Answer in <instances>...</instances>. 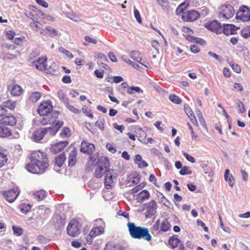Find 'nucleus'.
<instances>
[{
	"mask_svg": "<svg viewBox=\"0 0 250 250\" xmlns=\"http://www.w3.org/2000/svg\"><path fill=\"white\" fill-rule=\"evenodd\" d=\"M30 163L26 168L27 170L34 174H42L45 172L48 166L49 160L47 154L41 150L35 151L31 154Z\"/></svg>",
	"mask_w": 250,
	"mask_h": 250,
	"instance_id": "f257e3e1",
	"label": "nucleus"
},
{
	"mask_svg": "<svg viewBox=\"0 0 250 250\" xmlns=\"http://www.w3.org/2000/svg\"><path fill=\"white\" fill-rule=\"evenodd\" d=\"M53 106L49 101L43 102L41 103L38 107V112L41 116H43L41 121L42 125L46 124L55 125L58 121L56 119L58 117L59 113L56 111H52Z\"/></svg>",
	"mask_w": 250,
	"mask_h": 250,
	"instance_id": "f03ea898",
	"label": "nucleus"
},
{
	"mask_svg": "<svg viewBox=\"0 0 250 250\" xmlns=\"http://www.w3.org/2000/svg\"><path fill=\"white\" fill-rule=\"evenodd\" d=\"M127 226L129 234L132 238L134 239H144L150 241L152 237L149 233L148 229L145 227L136 226L133 223L128 222Z\"/></svg>",
	"mask_w": 250,
	"mask_h": 250,
	"instance_id": "7ed1b4c3",
	"label": "nucleus"
},
{
	"mask_svg": "<svg viewBox=\"0 0 250 250\" xmlns=\"http://www.w3.org/2000/svg\"><path fill=\"white\" fill-rule=\"evenodd\" d=\"M63 124V122H58L55 125H52V127L38 129L33 133L32 139L35 141H39L42 140L45 135H47L49 137L54 136Z\"/></svg>",
	"mask_w": 250,
	"mask_h": 250,
	"instance_id": "20e7f679",
	"label": "nucleus"
},
{
	"mask_svg": "<svg viewBox=\"0 0 250 250\" xmlns=\"http://www.w3.org/2000/svg\"><path fill=\"white\" fill-rule=\"evenodd\" d=\"M235 11L233 7L230 4L222 5L218 12V17L222 20H229L234 15Z\"/></svg>",
	"mask_w": 250,
	"mask_h": 250,
	"instance_id": "39448f33",
	"label": "nucleus"
},
{
	"mask_svg": "<svg viewBox=\"0 0 250 250\" xmlns=\"http://www.w3.org/2000/svg\"><path fill=\"white\" fill-rule=\"evenodd\" d=\"M236 18L237 20L243 21H250V8L246 6H243L236 13Z\"/></svg>",
	"mask_w": 250,
	"mask_h": 250,
	"instance_id": "423d86ee",
	"label": "nucleus"
},
{
	"mask_svg": "<svg viewBox=\"0 0 250 250\" xmlns=\"http://www.w3.org/2000/svg\"><path fill=\"white\" fill-rule=\"evenodd\" d=\"M1 193L9 202L12 203L19 195L20 190L18 187H15L7 191H1Z\"/></svg>",
	"mask_w": 250,
	"mask_h": 250,
	"instance_id": "0eeeda50",
	"label": "nucleus"
},
{
	"mask_svg": "<svg viewBox=\"0 0 250 250\" xmlns=\"http://www.w3.org/2000/svg\"><path fill=\"white\" fill-rule=\"evenodd\" d=\"M67 231L71 236L76 237L78 235L80 231L78 222L76 220H72L68 225Z\"/></svg>",
	"mask_w": 250,
	"mask_h": 250,
	"instance_id": "6e6552de",
	"label": "nucleus"
},
{
	"mask_svg": "<svg viewBox=\"0 0 250 250\" xmlns=\"http://www.w3.org/2000/svg\"><path fill=\"white\" fill-rule=\"evenodd\" d=\"M7 89L11 94L14 96H19L22 92V89L21 87L15 83L13 81H10L8 82Z\"/></svg>",
	"mask_w": 250,
	"mask_h": 250,
	"instance_id": "1a4fd4ad",
	"label": "nucleus"
},
{
	"mask_svg": "<svg viewBox=\"0 0 250 250\" xmlns=\"http://www.w3.org/2000/svg\"><path fill=\"white\" fill-rule=\"evenodd\" d=\"M114 174V171L113 170H109L107 171L104 179V186L106 188L111 189L112 188L114 179L116 177Z\"/></svg>",
	"mask_w": 250,
	"mask_h": 250,
	"instance_id": "9d476101",
	"label": "nucleus"
},
{
	"mask_svg": "<svg viewBox=\"0 0 250 250\" xmlns=\"http://www.w3.org/2000/svg\"><path fill=\"white\" fill-rule=\"evenodd\" d=\"M205 27L216 34H220L222 32V27L217 21H213L207 22L205 25Z\"/></svg>",
	"mask_w": 250,
	"mask_h": 250,
	"instance_id": "9b49d317",
	"label": "nucleus"
},
{
	"mask_svg": "<svg viewBox=\"0 0 250 250\" xmlns=\"http://www.w3.org/2000/svg\"><path fill=\"white\" fill-rule=\"evenodd\" d=\"M46 57L39 58L32 62V65L40 71H44L46 69Z\"/></svg>",
	"mask_w": 250,
	"mask_h": 250,
	"instance_id": "f8f14e48",
	"label": "nucleus"
},
{
	"mask_svg": "<svg viewBox=\"0 0 250 250\" xmlns=\"http://www.w3.org/2000/svg\"><path fill=\"white\" fill-rule=\"evenodd\" d=\"M199 15L198 12L194 10H190L183 13L182 15V18L184 21H192L197 20L199 17Z\"/></svg>",
	"mask_w": 250,
	"mask_h": 250,
	"instance_id": "ddd939ff",
	"label": "nucleus"
},
{
	"mask_svg": "<svg viewBox=\"0 0 250 250\" xmlns=\"http://www.w3.org/2000/svg\"><path fill=\"white\" fill-rule=\"evenodd\" d=\"M0 122L3 125L13 126L16 125L17 120L15 116L6 113V115L0 119Z\"/></svg>",
	"mask_w": 250,
	"mask_h": 250,
	"instance_id": "4468645a",
	"label": "nucleus"
},
{
	"mask_svg": "<svg viewBox=\"0 0 250 250\" xmlns=\"http://www.w3.org/2000/svg\"><path fill=\"white\" fill-rule=\"evenodd\" d=\"M157 208V205L156 202L154 200L150 201L146 207V217H151L156 213Z\"/></svg>",
	"mask_w": 250,
	"mask_h": 250,
	"instance_id": "2eb2a0df",
	"label": "nucleus"
},
{
	"mask_svg": "<svg viewBox=\"0 0 250 250\" xmlns=\"http://www.w3.org/2000/svg\"><path fill=\"white\" fill-rule=\"evenodd\" d=\"M68 145V143L66 141H61L59 143H57L52 145L50 150L54 153H57L62 150L64 147H65Z\"/></svg>",
	"mask_w": 250,
	"mask_h": 250,
	"instance_id": "dca6fc26",
	"label": "nucleus"
},
{
	"mask_svg": "<svg viewBox=\"0 0 250 250\" xmlns=\"http://www.w3.org/2000/svg\"><path fill=\"white\" fill-rule=\"evenodd\" d=\"M95 150L94 145L85 141H83L81 144V151L83 153L90 154Z\"/></svg>",
	"mask_w": 250,
	"mask_h": 250,
	"instance_id": "f3484780",
	"label": "nucleus"
},
{
	"mask_svg": "<svg viewBox=\"0 0 250 250\" xmlns=\"http://www.w3.org/2000/svg\"><path fill=\"white\" fill-rule=\"evenodd\" d=\"M66 158L63 153H61L56 157L54 168L57 172H60V168L62 166Z\"/></svg>",
	"mask_w": 250,
	"mask_h": 250,
	"instance_id": "a211bd4d",
	"label": "nucleus"
},
{
	"mask_svg": "<svg viewBox=\"0 0 250 250\" xmlns=\"http://www.w3.org/2000/svg\"><path fill=\"white\" fill-rule=\"evenodd\" d=\"M184 109H185V112L186 113L187 115L188 116V118L190 119V121L192 122V123L194 124L197 126H199L197 120L194 116V114L193 111L190 108V107L188 105H185Z\"/></svg>",
	"mask_w": 250,
	"mask_h": 250,
	"instance_id": "6ab92c4d",
	"label": "nucleus"
},
{
	"mask_svg": "<svg viewBox=\"0 0 250 250\" xmlns=\"http://www.w3.org/2000/svg\"><path fill=\"white\" fill-rule=\"evenodd\" d=\"M238 28L232 24H226L224 26L223 32L226 35L234 34Z\"/></svg>",
	"mask_w": 250,
	"mask_h": 250,
	"instance_id": "aec40b11",
	"label": "nucleus"
},
{
	"mask_svg": "<svg viewBox=\"0 0 250 250\" xmlns=\"http://www.w3.org/2000/svg\"><path fill=\"white\" fill-rule=\"evenodd\" d=\"M224 178L226 182H228L229 186L231 187H233L235 183L234 179L231 174H230V171L229 169L225 170L224 174Z\"/></svg>",
	"mask_w": 250,
	"mask_h": 250,
	"instance_id": "412c9836",
	"label": "nucleus"
},
{
	"mask_svg": "<svg viewBox=\"0 0 250 250\" xmlns=\"http://www.w3.org/2000/svg\"><path fill=\"white\" fill-rule=\"evenodd\" d=\"M107 171L106 166L103 167L98 165L95 169V175L97 178H101Z\"/></svg>",
	"mask_w": 250,
	"mask_h": 250,
	"instance_id": "4be33fe9",
	"label": "nucleus"
},
{
	"mask_svg": "<svg viewBox=\"0 0 250 250\" xmlns=\"http://www.w3.org/2000/svg\"><path fill=\"white\" fill-rule=\"evenodd\" d=\"M104 229L102 226H98L93 228L89 232V236L91 237H95L96 236L103 233Z\"/></svg>",
	"mask_w": 250,
	"mask_h": 250,
	"instance_id": "5701e85b",
	"label": "nucleus"
},
{
	"mask_svg": "<svg viewBox=\"0 0 250 250\" xmlns=\"http://www.w3.org/2000/svg\"><path fill=\"white\" fill-rule=\"evenodd\" d=\"M149 197V193L146 190H143L138 194L137 200L139 202H143L148 199Z\"/></svg>",
	"mask_w": 250,
	"mask_h": 250,
	"instance_id": "b1692460",
	"label": "nucleus"
},
{
	"mask_svg": "<svg viewBox=\"0 0 250 250\" xmlns=\"http://www.w3.org/2000/svg\"><path fill=\"white\" fill-rule=\"evenodd\" d=\"M181 241L178 239L177 235H173L171 237L168 241L169 244L172 248L178 247L181 244Z\"/></svg>",
	"mask_w": 250,
	"mask_h": 250,
	"instance_id": "393cba45",
	"label": "nucleus"
},
{
	"mask_svg": "<svg viewBox=\"0 0 250 250\" xmlns=\"http://www.w3.org/2000/svg\"><path fill=\"white\" fill-rule=\"evenodd\" d=\"M77 151L76 149H73L69 153V157L68 160V165L69 166H74L75 164L76 160Z\"/></svg>",
	"mask_w": 250,
	"mask_h": 250,
	"instance_id": "a878e982",
	"label": "nucleus"
},
{
	"mask_svg": "<svg viewBox=\"0 0 250 250\" xmlns=\"http://www.w3.org/2000/svg\"><path fill=\"white\" fill-rule=\"evenodd\" d=\"M11 134V132L9 128L4 126H0V137H7L10 136Z\"/></svg>",
	"mask_w": 250,
	"mask_h": 250,
	"instance_id": "bb28decb",
	"label": "nucleus"
},
{
	"mask_svg": "<svg viewBox=\"0 0 250 250\" xmlns=\"http://www.w3.org/2000/svg\"><path fill=\"white\" fill-rule=\"evenodd\" d=\"M41 94L39 92L31 93L29 95V101L32 103H36L41 98Z\"/></svg>",
	"mask_w": 250,
	"mask_h": 250,
	"instance_id": "cd10ccee",
	"label": "nucleus"
},
{
	"mask_svg": "<svg viewBox=\"0 0 250 250\" xmlns=\"http://www.w3.org/2000/svg\"><path fill=\"white\" fill-rule=\"evenodd\" d=\"M122 60L129 64L132 65L134 68H136L139 70H141V67L140 65L136 62H131L126 55H123L121 57Z\"/></svg>",
	"mask_w": 250,
	"mask_h": 250,
	"instance_id": "c85d7f7f",
	"label": "nucleus"
},
{
	"mask_svg": "<svg viewBox=\"0 0 250 250\" xmlns=\"http://www.w3.org/2000/svg\"><path fill=\"white\" fill-rule=\"evenodd\" d=\"M57 67L55 62H52L51 65L47 66L46 65V69L44 70L46 73L55 74L57 72Z\"/></svg>",
	"mask_w": 250,
	"mask_h": 250,
	"instance_id": "c756f323",
	"label": "nucleus"
},
{
	"mask_svg": "<svg viewBox=\"0 0 250 250\" xmlns=\"http://www.w3.org/2000/svg\"><path fill=\"white\" fill-rule=\"evenodd\" d=\"M53 220L56 222L59 227H63L65 225V219L59 215L54 216Z\"/></svg>",
	"mask_w": 250,
	"mask_h": 250,
	"instance_id": "7c9ffc66",
	"label": "nucleus"
},
{
	"mask_svg": "<svg viewBox=\"0 0 250 250\" xmlns=\"http://www.w3.org/2000/svg\"><path fill=\"white\" fill-rule=\"evenodd\" d=\"M188 3H186L185 2L181 3L179 5V6L177 8L176 12L177 15H183V13H185L184 11L188 8Z\"/></svg>",
	"mask_w": 250,
	"mask_h": 250,
	"instance_id": "2f4dec72",
	"label": "nucleus"
},
{
	"mask_svg": "<svg viewBox=\"0 0 250 250\" xmlns=\"http://www.w3.org/2000/svg\"><path fill=\"white\" fill-rule=\"evenodd\" d=\"M46 195V192L43 190H41L33 193L34 198L38 201L43 200Z\"/></svg>",
	"mask_w": 250,
	"mask_h": 250,
	"instance_id": "473e14b6",
	"label": "nucleus"
},
{
	"mask_svg": "<svg viewBox=\"0 0 250 250\" xmlns=\"http://www.w3.org/2000/svg\"><path fill=\"white\" fill-rule=\"evenodd\" d=\"M171 226L167 219H164L161 223L160 229L163 231H167L169 230Z\"/></svg>",
	"mask_w": 250,
	"mask_h": 250,
	"instance_id": "72a5a7b5",
	"label": "nucleus"
},
{
	"mask_svg": "<svg viewBox=\"0 0 250 250\" xmlns=\"http://www.w3.org/2000/svg\"><path fill=\"white\" fill-rule=\"evenodd\" d=\"M129 56L131 58L136 61L137 62H139V61H142V57L141 56L140 53L137 51H131Z\"/></svg>",
	"mask_w": 250,
	"mask_h": 250,
	"instance_id": "f704fd0d",
	"label": "nucleus"
},
{
	"mask_svg": "<svg viewBox=\"0 0 250 250\" xmlns=\"http://www.w3.org/2000/svg\"><path fill=\"white\" fill-rule=\"evenodd\" d=\"M66 16L70 19V20L76 21V22H80L82 21L80 16H78L75 13H74L73 12L72 13H67L66 14Z\"/></svg>",
	"mask_w": 250,
	"mask_h": 250,
	"instance_id": "c9c22d12",
	"label": "nucleus"
},
{
	"mask_svg": "<svg viewBox=\"0 0 250 250\" xmlns=\"http://www.w3.org/2000/svg\"><path fill=\"white\" fill-rule=\"evenodd\" d=\"M58 95L60 100L64 104H68V99L64 94V93L62 90H59L58 92Z\"/></svg>",
	"mask_w": 250,
	"mask_h": 250,
	"instance_id": "e433bc0d",
	"label": "nucleus"
},
{
	"mask_svg": "<svg viewBox=\"0 0 250 250\" xmlns=\"http://www.w3.org/2000/svg\"><path fill=\"white\" fill-rule=\"evenodd\" d=\"M2 106L5 109L8 108L12 110L15 107V102L12 101H7L2 104Z\"/></svg>",
	"mask_w": 250,
	"mask_h": 250,
	"instance_id": "4c0bfd02",
	"label": "nucleus"
},
{
	"mask_svg": "<svg viewBox=\"0 0 250 250\" xmlns=\"http://www.w3.org/2000/svg\"><path fill=\"white\" fill-rule=\"evenodd\" d=\"M46 30L48 32V34L51 37H54L58 35V32L54 28L51 26H47L46 27Z\"/></svg>",
	"mask_w": 250,
	"mask_h": 250,
	"instance_id": "58836bf2",
	"label": "nucleus"
},
{
	"mask_svg": "<svg viewBox=\"0 0 250 250\" xmlns=\"http://www.w3.org/2000/svg\"><path fill=\"white\" fill-rule=\"evenodd\" d=\"M136 93H142L143 90L138 86H132L128 87L127 89V93L129 94H132Z\"/></svg>",
	"mask_w": 250,
	"mask_h": 250,
	"instance_id": "ea45409f",
	"label": "nucleus"
},
{
	"mask_svg": "<svg viewBox=\"0 0 250 250\" xmlns=\"http://www.w3.org/2000/svg\"><path fill=\"white\" fill-rule=\"evenodd\" d=\"M19 208L21 213H26L30 210L31 206L29 204L23 203L19 206Z\"/></svg>",
	"mask_w": 250,
	"mask_h": 250,
	"instance_id": "a19ab883",
	"label": "nucleus"
},
{
	"mask_svg": "<svg viewBox=\"0 0 250 250\" xmlns=\"http://www.w3.org/2000/svg\"><path fill=\"white\" fill-rule=\"evenodd\" d=\"M169 99L172 103L176 104H179L182 102L181 99L178 96L174 94L170 95L169 96Z\"/></svg>",
	"mask_w": 250,
	"mask_h": 250,
	"instance_id": "79ce46f5",
	"label": "nucleus"
},
{
	"mask_svg": "<svg viewBox=\"0 0 250 250\" xmlns=\"http://www.w3.org/2000/svg\"><path fill=\"white\" fill-rule=\"evenodd\" d=\"M179 173L182 175H188L192 173V171L189 169L188 167L184 166L182 167L181 170L180 171Z\"/></svg>",
	"mask_w": 250,
	"mask_h": 250,
	"instance_id": "37998d69",
	"label": "nucleus"
},
{
	"mask_svg": "<svg viewBox=\"0 0 250 250\" xmlns=\"http://www.w3.org/2000/svg\"><path fill=\"white\" fill-rule=\"evenodd\" d=\"M195 112H196V114H197V117L199 119V121L200 124L202 126H206V123L204 119V118H203L202 113L199 110H197L195 111Z\"/></svg>",
	"mask_w": 250,
	"mask_h": 250,
	"instance_id": "c03bdc74",
	"label": "nucleus"
},
{
	"mask_svg": "<svg viewBox=\"0 0 250 250\" xmlns=\"http://www.w3.org/2000/svg\"><path fill=\"white\" fill-rule=\"evenodd\" d=\"M105 123V120L103 118H100L99 120L96 122L95 125L101 130H103L104 129V124Z\"/></svg>",
	"mask_w": 250,
	"mask_h": 250,
	"instance_id": "a18cd8bd",
	"label": "nucleus"
},
{
	"mask_svg": "<svg viewBox=\"0 0 250 250\" xmlns=\"http://www.w3.org/2000/svg\"><path fill=\"white\" fill-rule=\"evenodd\" d=\"M7 161V156L0 151V167H3Z\"/></svg>",
	"mask_w": 250,
	"mask_h": 250,
	"instance_id": "49530a36",
	"label": "nucleus"
},
{
	"mask_svg": "<svg viewBox=\"0 0 250 250\" xmlns=\"http://www.w3.org/2000/svg\"><path fill=\"white\" fill-rule=\"evenodd\" d=\"M242 35L245 38L250 36V26L246 27L241 31Z\"/></svg>",
	"mask_w": 250,
	"mask_h": 250,
	"instance_id": "de8ad7c7",
	"label": "nucleus"
},
{
	"mask_svg": "<svg viewBox=\"0 0 250 250\" xmlns=\"http://www.w3.org/2000/svg\"><path fill=\"white\" fill-rule=\"evenodd\" d=\"M12 229L14 234L16 236H19L22 234V229L21 227L13 226Z\"/></svg>",
	"mask_w": 250,
	"mask_h": 250,
	"instance_id": "09e8293b",
	"label": "nucleus"
},
{
	"mask_svg": "<svg viewBox=\"0 0 250 250\" xmlns=\"http://www.w3.org/2000/svg\"><path fill=\"white\" fill-rule=\"evenodd\" d=\"M59 51L64 54L69 59H72L73 57V56L71 53L63 47H60L59 48Z\"/></svg>",
	"mask_w": 250,
	"mask_h": 250,
	"instance_id": "8fccbe9b",
	"label": "nucleus"
},
{
	"mask_svg": "<svg viewBox=\"0 0 250 250\" xmlns=\"http://www.w3.org/2000/svg\"><path fill=\"white\" fill-rule=\"evenodd\" d=\"M62 137H68L71 135V131L69 128L65 127L60 133Z\"/></svg>",
	"mask_w": 250,
	"mask_h": 250,
	"instance_id": "3c124183",
	"label": "nucleus"
},
{
	"mask_svg": "<svg viewBox=\"0 0 250 250\" xmlns=\"http://www.w3.org/2000/svg\"><path fill=\"white\" fill-rule=\"evenodd\" d=\"M25 40V38L24 36H21L14 38V42L18 45H21Z\"/></svg>",
	"mask_w": 250,
	"mask_h": 250,
	"instance_id": "603ef678",
	"label": "nucleus"
},
{
	"mask_svg": "<svg viewBox=\"0 0 250 250\" xmlns=\"http://www.w3.org/2000/svg\"><path fill=\"white\" fill-rule=\"evenodd\" d=\"M237 107L238 109L239 112L240 113H242L245 111L243 103L240 101H238V103H237Z\"/></svg>",
	"mask_w": 250,
	"mask_h": 250,
	"instance_id": "864d4df0",
	"label": "nucleus"
},
{
	"mask_svg": "<svg viewBox=\"0 0 250 250\" xmlns=\"http://www.w3.org/2000/svg\"><path fill=\"white\" fill-rule=\"evenodd\" d=\"M183 154L188 161H189L192 163H195L196 162L195 159H194V158L192 156L189 155L188 153H187L185 152H183Z\"/></svg>",
	"mask_w": 250,
	"mask_h": 250,
	"instance_id": "5fc2aeb1",
	"label": "nucleus"
},
{
	"mask_svg": "<svg viewBox=\"0 0 250 250\" xmlns=\"http://www.w3.org/2000/svg\"><path fill=\"white\" fill-rule=\"evenodd\" d=\"M230 65L233 69V70L236 73H239L241 72V67L237 64H235L233 62H230L229 63Z\"/></svg>",
	"mask_w": 250,
	"mask_h": 250,
	"instance_id": "6e6d98bb",
	"label": "nucleus"
},
{
	"mask_svg": "<svg viewBox=\"0 0 250 250\" xmlns=\"http://www.w3.org/2000/svg\"><path fill=\"white\" fill-rule=\"evenodd\" d=\"M106 148L109 151L112 153H115L117 151V150L116 148L113 145L110 143H107L106 144Z\"/></svg>",
	"mask_w": 250,
	"mask_h": 250,
	"instance_id": "4d7b16f0",
	"label": "nucleus"
},
{
	"mask_svg": "<svg viewBox=\"0 0 250 250\" xmlns=\"http://www.w3.org/2000/svg\"><path fill=\"white\" fill-rule=\"evenodd\" d=\"M134 14L137 21L139 23H141L142 22V19L140 16V12L137 9H134Z\"/></svg>",
	"mask_w": 250,
	"mask_h": 250,
	"instance_id": "13d9d810",
	"label": "nucleus"
},
{
	"mask_svg": "<svg viewBox=\"0 0 250 250\" xmlns=\"http://www.w3.org/2000/svg\"><path fill=\"white\" fill-rule=\"evenodd\" d=\"M24 14L27 17L30 18L33 21H36V20H37V19L35 17L33 13L30 11L25 10V11L24 12Z\"/></svg>",
	"mask_w": 250,
	"mask_h": 250,
	"instance_id": "bf43d9fd",
	"label": "nucleus"
},
{
	"mask_svg": "<svg viewBox=\"0 0 250 250\" xmlns=\"http://www.w3.org/2000/svg\"><path fill=\"white\" fill-rule=\"evenodd\" d=\"M6 35L7 37L10 39L12 40L14 39L15 36V33L12 30H8L6 32Z\"/></svg>",
	"mask_w": 250,
	"mask_h": 250,
	"instance_id": "052dcab7",
	"label": "nucleus"
},
{
	"mask_svg": "<svg viewBox=\"0 0 250 250\" xmlns=\"http://www.w3.org/2000/svg\"><path fill=\"white\" fill-rule=\"evenodd\" d=\"M65 106L70 110L71 111L73 112L74 113H78L79 110L75 108L73 105H71L69 104L68 102V104H65Z\"/></svg>",
	"mask_w": 250,
	"mask_h": 250,
	"instance_id": "680f3d73",
	"label": "nucleus"
},
{
	"mask_svg": "<svg viewBox=\"0 0 250 250\" xmlns=\"http://www.w3.org/2000/svg\"><path fill=\"white\" fill-rule=\"evenodd\" d=\"M84 40L88 43H93L94 44L97 43V41L95 39L90 38L89 36H85L84 37Z\"/></svg>",
	"mask_w": 250,
	"mask_h": 250,
	"instance_id": "e2e57ef3",
	"label": "nucleus"
},
{
	"mask_svg": "<svg viewBox=\"0 0 250 250\" xmlns=\"http://www.w3.org/2000/svg\"><path fill=\"white\" fill-rule=\"evenodd\" d=\"M144 187V186H142V184H140L138 186L134 187L131 189V193H136L139 191H140L141 189H142Z\"/></svg>",
	"mask_w": 250,
	"mask_h": 250,
	"instance_id": "0e129e2a",
	"label": "nucleus"
},
{
	"mask_svg": "<svg viewBox=\"0 0 250 250\" xmlns=\"http://www.w3.org/2000/svg\"><path fill=\"white\" fill-rule=\"evenodd\" d=\"M138 63L141 64L142 65H143L145 67L148 68H149L151 67L150 63L147 61H146L143 59H142V61H139Z\"/></svg>",
	"mask_w": 250,
	"mask_h": 250,
	"instance_id": "69168bd1",
	"label": "nucleus"
},
{
	"mask_svg": "<svg viewBox=\"0 0 250 250\" xmlns=\"http://www.w3.org/2000/svg\"><path fill=\"white\" fill-rule=\"evenodd\" d=\"M7 112V109H5L2 105H0V117H3L6 115Z\"/></svg>",
	"mask_w": 250,
	"mask_h": 250,
	"instance_id": "338daca9",
	"label": "nucleus"
},
{
	"mask_svg": "<svg viewBox=\"0 0 250 250\" xmlns=\"http://www.w3.org/2000/svg\"><path fill=\"white\" fill-rule=\"evenodd\" d=\"M36 1L39 5L43 6L44 8H47L48 6V3L44 0H36Z\"/></svg>",
	"mask_w": 250,
	"mask_h": 250,
	"instance_id": "774afa93",
	"label": "nucleus"
}]
</instances>
